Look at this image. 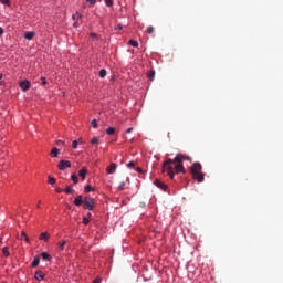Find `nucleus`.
<instances>
[{"label":"nucleus","instance_id":"nucleus-4","mask_svg":"<svg viewBox=\"0 0 283 283\" xmlns=\"http://www.w3.org/2000/svg\"><path fill=\"white\" fill-rule=\"evenodd\" d=\"M70 167H72V161L70 160H60L57 165V169H60V171H65V169H70Z\"/></svg>","mask_w":283,"mask_h":283},{"label":"nucleus","instance_id":"nucleus-33","mask_svg":"<svg viewBox=\"0 0 283 283\" xmlns=\"http://www.w3.org/2000/svg\"><path fill=\"white\" fill-rule=\"evenodd\" d=\"M78 147V140H73L72 142V148L76 149Z\"/></svg>","mask_w":283,"mask_h":283},{"label":"nucleus","instance_id":"nucleus-9","mask_svg":"<svg viewBox=\"0 0 283 283\" xmlns=\"http://www.w3.org/2000/svg\"><path fill=\"white\" fill-rule=\"evenodd\" d=\"M59 154H61V150H59V148L54 147V148H52L50 156H51V158H59Z\"/></svg>","mask_w":283,"mask_h":283},{"label":"nucleus","instance_id":"nucleus-40","mask_svg":"<svg viewBox=\"0 0 283 283\" xmlns=\"http://www.w3.org/2000/svg\"><path fill=\"white\" fill-rule=\"evenodd\" d=\"M91 39H97L98 35L96 33H90Z\"/></svg>","mask_w":283,"mask_h":283},{"label":"nucleus","instance_id":"nucleus-38","mask_svg":"<svg viewBox=\"0 0 283 283\" xmlns=\"http://www.w3.org/2000/svg\"><path fill=\"white\" fill-rule=\"evenodd\" d=\"M87 3H90L91 6H96V0H86Z\"/></svg>","mask_w":283,"mask_h":283},{"label":"nucleus","instance_id":"nucleus-49","mask_svg":"<svg viewBox=\"0 0 283 283\" xmlns=\"http://www.w3.org/2000/svg\"><path fill=\"white\" fill-rule=\"evenodd\" d=\"M0 85H3V82H0Z\"/></svg>","mask_w":283,"mask_h":283},{"label":"nucleus","instance_id":"nucleus-12","mask_svg":"<svg viewBox=\"0 0 283 283\" xmlns=\"http://www.w3.org/2000/svg\"><path fill=\"white\" fill-rule=\"evenodd\" d=\"M39 240H42L43 242H48L50 240V233L48 232H42L39 237Z\"/></svg>","mask_w":283,"mask_h":283},{"label":"nucleus","instance_id":"nucleus-21","mask_svg":"<svg viewBox=\"0 0 283 283\" xmlns=\"http://www.w3.org/2000/svg\"><path fill=\"white\" fill-rule=\"evenodd\" d=\"M71 180H72L75 185H78V176H76V174H72V175H71Z\"/></svg>","mask_w":283,"mask_h":283},{"label":"nucleus","instance_id":"nucleus-7","mask_svg":"<svg viewBox=\"0 0 283 283\" xmlns=\"http://www.w3.org/2000/svg\"><path fill=\"white\" fill-rule=\"evenodd\" d=\"M117 168L118 166L116 165V163H111V165L106 168V172L109 175L116 174Z\"/></svg>","mask_w":283,"mask_h":283},{"label":"nucleus","instance_id":"nucleus-14","mask_svg":"<svg viewBox=\"0 0 283 283\" xmlns=\"http://www.w3.org/2000/svg\"><path fill=\"white\" fill-rule=\"evenodd\" d=\"M39 262H41V258H39V255L34 256L32 263H31V266L33 269H36V266H39Z\"/></svg>","mask_w":283,"mask_h":283},{"label":"nucleus","instance_id":"nucleus-34","mask_svg":"<svg viewBox=\"0 0 283 283\" xmlns=\"http://www.w3.org/2000/svg\"><path fill=\"white\" fill-rule=\"evenodd\" d=\"M0 3H2V6H10V0H0Z\"/></svg>","mask_w":283,"mask_h":283},{"label":"nucleus","instance_id":"nucleus-3","mask_svg":"<svg viewBox=\"0 0 283 283\" xmlns=\"http://www.w3.org/2000/svg\"><path fill=\"white\" fill-rule=\"evenodd\" d=\"M73 205H75V207H81V205H84V209H87V211H94V199L92 197H85L83 199V196L78 195L73 200Z\"/></svg>","mask_w":283,"mask_h":283},{"label":"nucleus","instance_id":"nucleus-27","mask_svg":"<svg viewBox=\"0 0 283 283\" xmlns=\"http://www.w3.org/2000/svg\"><path fill=\"white\" fill-rule=\"evenodd\" d=\"M2 253H3V255H4L6 258H8V256L10 255V252L8 251V247H4V248L2 249Z\"/></svg>","mask_w":283,"mask_h":283},{"label":"nucleus","instance_id":"nucleus-46","mask_svg":"<svg viewBox=\"0 0 283 283\" xmlns=\"http://www.w3.org/2000/svg\"><path fill=\"white\" fill-rule=\"evenodd\" d=\"M3 34V28L0 27V36Z\"/></svg>","mask_w":283,"mask_h":283},{"label":"nucleus","instance_id":"nucleus-43","mask_svg":"<svg viewBox=\"0 0 283 283\" xmlns=\"http://www.w3.org/2000/svg\"><path fill=\"white\" fill-rule=\"evenodd\" d=\"M55 191H56V193H63V189L62 188H56Z\"/></svg>","mask_w":283,"mask_h":283},{"label":"nucleus","instance_id":"nucleus-32","mask_svg":"<svg viewBox=\"0 0 283 283\" xmlns=\"http://www.w3.org/2000/svg\"><path fill=\"white\" fill-rule=\"evenodd\" d=\"M91 145H98V137H93L91 140Z\"/></svg>","mask_w":283,"mask_h":283},{"label":"nucleus","instance_id":"nucleus-19","mask_svg":"<svg viewBox=\"0 0 283 283\" xmlns=\"http://www.w3.org/2000/svg\"><path fill=\"white\" fill-rule=\"evenodd\" d=\"M91 219H92V213H88V217L83 218V224H85V226L90 224Z\"/></svg>","mask_w":283,"mask_h":283},{"label":"nucleus","instance_id":"nucleus-8","mask_svg":"<svg viewBox=\"0 0 283 283\" xmlns=\"http://www.w3.org/2000/svg\"><path fill=\"white\" fill-rule=\"evenodd\" d=\"M34 277L38 282H43L45 280V273L43 271H36Z\"/></svg>","mask_w":283,"mask_h":283},{"label":"nucleus","instance_id":"nucleus-36","mask_svg":"<svg viewBox=\"0 0 283 283\" xmlns=\"http://www.w3.org/2000/svg\"><path fill=\"white\" fill-rule=\"evenodd\" d=\"M103 282V279L101 276H97L93 283H102Z\"/></svg>","mask_w":283,"mask_h":283},{"label":"nucleus","instance_id":"nucleus-26","mask_svg":"<svg viewBox=\"0 0 283 283\" xmlns=\"http://www.w3.org/2000/svg\"><path fill=\"white\" fill-rule=\"evenodd\" d=\"M107 8H112L114 6V0H104Z\"/></svg>","mask_w":283,"mask_h":283},{"label":"nucleus","instance_id":"nucleus-11","mask_svg":"<svg viewBox=\"0 0 283 283\" xmlns=\"http://www.w3.org/2000/svg\"><path fill=\"white\" fill-rule=\"evenodd\" d=\"M78 176L82 178V180H85V177L87 176V167H83V168L78 171Z\"/></svg>","mask_w":283,"mask_h":283},{"label":"nucleus","instance_id":"nucleus-13","mask_svg":"<svg viewBox=\"0 0 283 283\" xmlns=\"http://www.w3.org/2000/svg\"><path fill=\"white\" fill-rule=\"evenodd\" d=\"M41 258L42 260H44L45 262H50L52 260V256L50 255V253L48 252H42L41 253Z\"/></svg>","mask_w":283,"mask_h":283},{"label":"nucleus","instance_id":"nucleus-20","mask_svg":"<svg viewBox=\"0 0 283 283\" xmlns=\"http://www.w3.org/2000/svg\"><path fill=\"white\" fill-rule=\"evenodd\" d=\"M99 78H105L106 76H107V70H105V69H102L101 71H99Z\"/></svg>","mask_w":283,"mask_h":283},{"label":"nucleus","instance_id":"nucleus-41","mask_svg":"<svg viewBox=\"0 0 283 283\" xmlns=\"http://www.w3.org/2000/svg\"><path fill=\"white\" fill-rule=\"evenodd\" d=\"M115 30H123V24H120V23L117 24L116 28H115Z\"/></svg>","mask_w":283,"mask_h":283},{"label":"nucleus","instance_id":"nucleus-6","mask_svg":"<svg viewBox=\"0 0 283 283\" xmlns=\"http://www.w3.org/2000/svg\"><path fill=\"white\" fill-rule=\"evenodd\" d=\"M20 88L22 90V92H28L30 90V81L24 80L20 82Z\"/></svg>","mask_w":283,"mask_h":283},{"label":"nucleus","instance_id":"nucleus-22","mask_svg":"<svg viewBox=\"0 0 283 283\" xmlns=\"http://www.w3.org/2000/svg\"><path fill=\"white\" fill-rule=\"evenodd\" d=\"M90 191H94V188H92V186H90V185H86V186L84 187V192H85V193H90Z\"/></svg>","mask_w":283,"mask_h":283},{"label":"nucleus","instance_id":"nucleus-18","mask_svg":"<svg viewBox=\"0 0 283 283\" xmlns=\"http://www.w3.org/2000/svg\"><path fill=\"white\" fill-rule=\"evenodd\" d=\"M149 81H154L155 76H156V71L150 70L147 74Z\"/></svg>","mask_w":283,"mask_h":283},{"label":"nucleus","instance_id":"nucleus-47","mask_svg":"<svg viewBox=\"0 0 283 283\" xmlns=\"http://www.w3.org/2000/svg\"><path fill=\"white\" fill-rule=\"evenodd\" d=\"M38 209H41V201H39V203L36 205Z\"/></svg>","mask_w":283,"mask_h":283},{"label":"nucleus","instance_id":"nucleus-30","mask_svg":"<svg viewBox=\"0 0 283 283\" xmlns=\"http://www.w3.org/2000/svg\"><path fill=\"white\" fill-rule=\"evenodd\" d=\"M49 185H56V179L54 177H49Z\"/></svg>","mask_w":283,"mask_h":283},{"label":"nucleus","instance_id":"nucleus-5","mask_svg":"<svg viewBox=\"0 0 283 283\" xmlns=\"http://www.w3.org/2000/svg\"><path fill=\"white\" fill-rule=\"evenodd\" d=\"M155 187H157L158 189H160L161 191H167V189H169V186H167V184L160 181V179H156L154 181Z\"/></svg>","mask_w":283,"mask_h":283},{"label":"nucleus","instance_id":"nucleus-23","mask_svg":"<svg viewBox=\"0 0 283 283\" xmlns=\"http://www.w3.org/2000/svg\"><path fill=\"white\" fill-rule=\"evenodd\" d=\"M128 44H130L133 48H138V41L136 40H129Z\"/></svg>","mask_w":283,"mask_h":283},{"label":"nucleus","instance_id":"nucleus-31","mask_svg":"<svg viewBox=\"0 0 283 283\" xmlns=\"http://www.w3.org/2000/svg\"><path fill=\"white\" fill-rule=\"evenodd\" d=\"M125 181H122L120 184H119V186H118V190L119 191H124L125 190Z\"/></svg>","mask_w":283,"mask_h":283},{"label":"nucleus","instance_id":"nucleus-44","mask_svg":"<svg viewBox=\"0 0 283 283\" xmlns=\"http://www.w3.org/2000/svg\"><path fill=\"white\" fill-rule=\"evenodd\" d=\"M132 132H134V128H133V127L128 128V129L126 130V134H132Z\"/></svg>","mask_w":283,"mask_h":283},{"label":"nucleus","instance_id":"nucleus-2","mask_svg":"<svg viewBox=\"0 0 283 283\" xmlns=\"http://www.w3.org/2000/svg\"><path fill=\"white\" fill-rule=\"evenodd\" d=\"M190 174L192 176V180L197 182H205V172H202V164L196 161L190 167Z\"/></svg>","mask_w":283,"mask_h":283},{"label":"nucleus","instance_id":"nucleus-17","mask_svg":"<svg viewBox=\"0 0 283 283\" xmlns=\"http://www.w3.org/2000/svg\"><path fill=\"white\" fill-rule=\"evenodd\" d=\"M106 134L107 136H114V134H116V129L114 127H108L106 129Z\"/></svg>","mask_w":283,"mask_h":283},{"label":"nucleus","instance_id":"nucleus-42","mask_svg":"<svg viewBox=\"0 0 283 283\" xmlns=\"http://www.w3.org/2000/svg\"><path fill=\"white\" fill-rule=\"evenodd\" d=\"M80 24H78V20H76L74 23H73V28H78Z\"/></svg>","mask_w":283,"mask_h":283},{"label":"nucleus","instance_id":"nucleus-28","mask_svg":"<svg viewBox=\"0 0 283 283\" xmlns=\"http://www.w3.org/2000/svg\"><path fill=\"white\" fill-rule=\"evenodd\" d=\"M154 27L153 25H149L146 30L147 34H154Z\"/></svg>","mask_w":283,"mask_h":283},{"label":"nucleus","instance_id":"nucleus-25","mask_svg":"<svg viewBox=\"0 0 283 283\" xmlns=\"http://www.w3.org/2000/svg\"><path fill=\"white\" fill-rule=\"evenodd\" d=\"M21 237L27 243H30V238L28 237V234H25V232H21Z\"/></svg>","mask_w":283,"mask_h":283},{"label":"nucleus","instance_id":"nucleus-48","mask_svg":"<svg viewBox=\"0 0 283 283\" xmlns=\"http://www.w3.org/2000/svg\"><path fill=\"white\" fill-rule=\"evenodd\" d=\"M1 78H3V73H0V81H1Z\"/></svg>","mask_w":283,"mask_h":283},{"label":"nucleus","instance_id":"nucleus-45","mask_svg":"<svg viewBox=\"0 0 283 283\" xmlns=\"http://www.w3.org/2000/svg\"><path fill=\"white\" fill-rule=\"evenodd\" d=\"M137 171H138V174H143V168L138 167Z\"/></svg>","mask_w":283,"mask_h":283},{"label":"nucleus","instance_id":"nucleus-16","mask_svg":"<svg viewBox=\"0 0 283 283\" xmlns=\"http://www.w3.org/2000/svg\"><path fill=\"white\" fill-rule=\"evenodd\" d=\"M65 244H67V241H65V240H61L57 243V247H59L60 251H64L65 250Z\"/></svg>","mask_w":283,"mask_h":283},{"label":"nucleus","instance_id":"nucleus-15","mask_svg":"<svg viewBox=\"0 0 283 283\" xmlns=\"http://www.w3.org/2000/svg\"><path fill=\"white\" fill-rule=\"evenodd\" d=\"M80 19H83V14H81V12L76 11L75 13H73L72 15L73 21H78Z\"/></svg>","mask_w":283,"mask_h":283},{"label":"nucleus","instance_id":"nucleus-24","mask_svg":"<svg viewBox=\"0 0 283 283\" xmlns=\"http://www.w3.org/2000/svg\"><path fill=\"white\" fill-rule=\"evenodd\" d=\"M64 191L65 193H74V188H72V186H67Z\"/></svg>","mask_w":283,"mask_h":283},{"label":"nucleus","instance_id":"nucleus-10","mask_svg":"<svg viewBox=\"0 0 283 283\" xmlns=\"http://www.w3.org/2000/svg\"><path fill=\"white\" fill-rule=\"evenodd\" d=\"M24 39H27V41H32L34 39V31H28L24 33Z\"/></svg>","mask_w":283,"mask_h":283},{"label":"nucleus","instance_id":"nucleus-35","mask_svg":"<svg viewBox=\"0 0 283 283\" xmlns=\"http://www.w3.org/2000/svg\"><path fill=\"white\" fill-rule=\"evenodd\" d=\"M55 145H57V147H61V145H65V142L59 139L55 142Z\"/></svg>","mask_w":283,"mask_h":283},{"label":"nucleus","instance_id":"nucleus-39","mask_svg":"<svg viewBox=\"0 0 283 283\" xmlns=\"http://www.w3.org/2000/svg\"><path fill=\"white\" fill-rule=\"evenodd\" d=\"M41 83L42 85H48V80H45V77H41Z\"/></svg>","mask_w":283,"mask_h":283},{"label":"nucleus","instance_id":"nucleus-1","mask_svg":"<svg viewBox=\"0 0 283 283\" xmlns=\"http://www.w3.org/2000/svg\"><path fill=\"white\" fill-rule=\"evenodd\" d=\"M193 159L189 157V155L177 154L174 159L168 158L163 163V174H166L170 180H174L176 174H187L185 169V163H189L191 165Z\"/></svg>","mask_w":283,"mask_h":283},{"label":"nucleus","instance_id":"nucleus-37","mask_svg":"<svg viewBox=\"0 0 283 283\" xmlns=\"http://www.w3.org/2000/svg\"><path fill=\"white\" fill-rule=\"evenodd\" d=\"M134 166H135L134 161H129V163L127 164V167H128L129 169H134Z\"/></svg>","mask_w":283,"mask_h":283},{"label":"nucleus","instance_id":"nucleus-29","mask_svg":"<svg viewBox=\"0 0 283 283\" xmlns=\"http://www.w3.org/2000/svg\"><path fill=\"white\" fill-rule=\"evenodd\" d=\"M91 125H92V127H94V129H97V128H98V123L96 122V119H93V120L91 122Z\"/></svg>","mask_w":283,"mask_h":283}]
</instances>
